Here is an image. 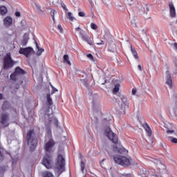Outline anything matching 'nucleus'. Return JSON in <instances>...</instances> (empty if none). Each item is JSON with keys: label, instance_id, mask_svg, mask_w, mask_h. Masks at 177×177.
Masks as SVG:
<instances>
[{"label": "nucleus", "instance_id": "21", "mask_svg": "<svg viewBox=\"0 0 177 177\" xmlns=\"http://www.w3.org/2000/svg\"><path fill=\"white\" fill-rule=\"evenodd\" d=\"M64 63H66L68 66L71 65V62H70V58L68 55H64Z\"/></svg>", "mask_w": 177, "mask_h": 177}, {"label": "nucleus", "instance_id": "1", "mask_svg": "<svg viewBox=\"0 0 177 177\" xmlns=\"http://www.w3.org/2000/svg\"><path fill=\"white\" fill-rule=\"evenodd\" d=\"M26 139L28 144L30 145V151H33V150H35V147L38 145V138L37 134H35V131L34 130H29L26 134Z\"/></svg>", "mask_w": 177, "mask_h": 177}, {"label": "nucleus", "instance_id": "9", "mask_svg": "<svg viewBox=\"0 0 177 177\" xmlns=\"http://www.w3.org/2000/svg\"><path fill=\"white\" fill-rule=\"evenodd\" d=\"M19 53L20 55H24L26 57L32 55L34 53V49L31 47H26V48H20L19 50Z\"/></svg>", "mask_w": 177, "mask_h": 177}, {"label": "nucleus", "instance_id": "37", "mask_svg": "<svg viewBox=\"0 0 177 177\" xmlns=\"http://www.w3.org/2000/svg\"><path fill=\"white\" fill-rule=\"evenodd\" d=\"M15 16L17 17H20V16H21V13H20L19 11H17V12H15Z\"/></svg>", "mask_w": 177, "mask_h": 177}, {"label": "nucleus", "instance_id": "19", "mask_svg": "<svg viewBox=\"0 0 177 177\" xmlns=\"http://www.w3.org/2000/svg\"><path fill=\"white\" fill-rule=\"evenodd\" d=\"M131 51L132 53V55H133L135 59L139 60V55H138V51H136L135 48H132V46L131 47Z\"/></svg>", "mask_w": 177, "mask_h": 177}, {"label": "nucleus", "instance_id": "22", "mask_svg": "<svg viewBox=\"0 0 177 177\" xmlns=\"http://www.w3.org/2000/svg\"><path fill=\"white\" fill-rule=\"evenodd\" d=\"M47 103L48 106L53 104V101L52 100V97H50V93L47 94Z\"/></svg>", "mask_w": 177, "mask_h": 177}, {"label": "nucleus", "instance_id": "32", "mask_svg": "<svg viewBox=\"0 0 177 177\" xmlns=\"http://www.w3.org/2000/svg\"><path fill=\"white\" fill-rule=\"evenodd\" d=\"M104 161H106V158H104L100 162V165L102 168H106V165L104 164Z\"/></svg>", "mask_w": 177, "mask_h": 177}, {"label": "nucleus", "instance_id": "14", "mask_svg": "<svg viewBox=\"0 0 177 177\" xmlns=\"http://www.w3.org/2000/svg\"><path fill=\"white\" fill-rule=\"evenodd\" d=\"M142 127L145 129L149 138H151V135H153V131H151V128H150V126H149V124L145 122L142 124Z\"/></svg>", "mask_w": 177, "mask_h": 177}, {"label": "nucleus", "instance_id": "46", "mask_svg": "<svg viewBox=\"0 0 177 177\" xmlns=\"http://www.w3.org/2000/svg\"><path fill=\"white\" fill-rule=\"evenodd\" d=\"M129 107V106L128 105V104H122V107Z\"/></svg>", "mask_w": 177, "mask_h": 177}, {"label": "nucleus", "instance_id": "13", "mask_svg": "<svg viewBox=\"0 0 177 177\" xmlns=\"http://www.w3.org/2000/svg\"><path fill=\"white\" fill-rule=\"evenodd\" d=\"M80 37L82 39V41H85V42H87L88 45H91V46L93 45V41L91 40V39L88 37V35H86V32L85 31L84 32L80 35Z\"/></svg>", "mask_w": 177, "mask_h": 177}, {"label": "nucleus", "instance_id": "12", "mask_svg": "<svg viewBox=\"0 0 177 177\" xmlns=\"http://www.w3.org/2000/svg\"><path fill=\"white\" fill-rule=\"evenodd\" d=\"M166 84L167 85H168L170 89H172L174 86V83H172V77H171V73H169V71H167L166 72Z\"/></svg>", "mask_w": 177, "mask_h": 177}, {"label": "nucleus", "instance_id": "5", "mask_svg": "<svg viewBox=\"0 0 177 177\" xmlns=\"http://www.w3.org/2000/svg\"><path fill=\"white\" fill-rule=\"evenodd\" d=\"M42 164L47 168V169H50L53 165V159L52 158V155L49 153H45L44 157L42 160Z\"/></svg>", "mask_w": 177, "mask_h": 177}, {"label": "nucleus", "instance_id": "39", "mask_svg": "<svg viewBox=\"0 0 177 177\" xmlns=\"http://www.w3.org/2000/svg\"><path fill=\"white\" fill-rule=\"evenodd\" d=\"M97 45H104V41H103V40H100V42L97 43Z\"/></svg>", "mask_w": 177, "mask_h": 177}, {"label": "nucleus", "instance_id": "15", "mask_svg": "<svg viewBox=\"0 0 177 177\" xmlns=\"http://www.w3.org/2000/svg\"><path fill=\"white\" fill-rule=\"evenodd\" d=\"M169 12L171 17H176V10H175V6H174V3L170 2L169 3Z\"/></svg>", "mask_w": 177, "mask_h": 177}, {"label": "nucleus", "instance_id": "36", "mask_svg": "<svg viewBox=\"0 0 177 177\" xmlns=\"http://www.w3.org/2000/svg\"><path fill=\"white\" fill-rule=\"evenodd\" d=\"M57 28L59 30V32H63V28L62 27V25H58Z\"/></svg>", "mask_w": 177, "mask_h": 177}, {"label": "nucleus", "instance_id": "16", "mask_svg": "<svg viewBox=\"0 0 177 177\" xmlns=\"http://www.w3.org/2000/svg\"><path fill=\"white\" fill-rule=\"evenodd\" d=\"M13 24V19L11 17L8 16L4 18L3 19V25L5 27H10Z\"/></svg>", "mask_w": 177, "mask_h": 177}, {"label": "nucleus", "instance_id": "11", "mask_svg": "<svg viewBox=\"0 0 177 177\" xmlns=\"http://www.w3.org/2000/svg\"><path fill=\"white\" fill-rule=\"evenodd\" d=\"M8 120L9 115L8 113H2L0 118V124L4 127H9V123H7Z\"/></svg>", "mask_w": 177, "mask_h": 177}, {"label": "nucleus", "instance_id": "33", "mask_svg": "<svg viewBox=\"0 0 177 177\" xmlns=\"http://www.w3.org/2000/svg\"><path fill=\"white\" fill-rule=\"evenodd\" d=\"M85 170V162H84V161L81 162V171L82 172H84V171Z\"/></svg>", "mask_w": 177, "mask_h": 177}, {"label": "nucleus", "instance_id": "7", "mask_svg": "<svg viewBox=\"0 0 177 177\" xmlns=\"http://www.w3.org/2000/svg\"><path fill=\"white\" fill-rule=\"evenodd\" d=\"M55 140L50 139L44 145L45 154H51L53 153V147H55Z\"/></svg>", "mask_w": 177, "mask_h": 177}, {"label": "nucleus", "instance_id": "50", "mask_svg": "<svg viewBox=\"0 0 177 177\" xmlns=\"http://www.w3.org/2000/svg\"><path fill=\"white\" fill-rule=\"evenodd\" d=\"M2 99V94H0V100Z\"/></svg>", "mask_w": 177, "mask_h": 177}, {"label": "nucleus", "instance_id": "34", "mask_svg": "<svg viewBox=\"0 0 177 177\" xmlns=\"http://www.w3.org/2000/svg\"><path fill=\"white\" fill-rule=\"evenodd\" d=\"M78 15L80 17H85V13L84 12H79Z\"/></svg>", "mask_w": 177, "mask_h": 177}, {"label": "nucleus", "instance_id": "27", "mask_svg": "<svg viewBox=\"0 0 177 177\" xmlns=\"http://www.w3.org/2000/svg\"><path fill=\"white\" fill-rule=\"evenodd\" d=\"M56 13V10H51L50 11V16L53 20V23H56V21L55 20V15Z\"/></svg>", "mask_w": 177, "mask_h": 177}, {"label": "nucleus", "instance_id": "47", "mask_svg": "<svg viewBox=\"0 0 177 177\" xmlns=\"http://www.w3.org/2000/svg\"><path fill=\"white\" fill-rule=\"evenodd\" d=\"M174 47L177 49V43H174Z\"/></svg>", "mask_w": 177, "mask_h": 177}, {"label": "nucleus", "instance_id": "43", "mask_svg": "<svg viewBox=\"0 0 177 177\" xmlns=\"http://www.w3.org/2000/svg\"><path fill=\"white\" fill-rule=\"evenodd\" d=\"M175 132L174 130H167V133H174Z\"/></svg>", "mask_w": 177, "mask_h": 177}, {"label": "nucleus", "instance_id": "6", "mask_svg": "<svg viewBox=\"0 0 177 177\" xmlns=\"http://www.w3.org/2000/svg\"><path fill=\"white\" fill-rule=\"evenodd\" d=\"M24 74H26V71L18 66L15 68V72L10 75V80L16 82L21 75H24Z\"/></svg>", "mask_w": 177, "mask_h": 177}, {"label": "nucleus", "instance_id": "51", "mask_svg": "<svg viewBox=\"0 0 177 177\" xmlns=\"http://www.w3.org/2000/svg\"><path fill=\"white\" fill-rule=\"evenodd\" d=\"M124 113H125V109L123 110Z\"/></svg>", "mask_w": 177, "mask_h": 177}, {"label": "nucleus", "instance_id": "42", "mask_svg": "<svg viewBox=\"0 0 177 177\" xmlns=\"http://www.w3.org/2000/svg\"><path fill=\"white\" fill-rule=\"evenodd\" d=\"M121 100H122V102H123V103H124V102H127V98L123 96V97H121Z\"/></svg>", "mask_w": 177, "mask_h": 177}, {"label": "nucleus", "instance_id": "31", "mask_svg": "<svg viewBox=\"0 0 177 177\" xmlns=\"http://www.w3.org/2000/svg\"><path fill=\"white\" fill-rule=\"evenodd\" d=\"M169 139H171V143H177V138L174 137H169Z\"/></svg>", "mask_w": 177, "mask_h": 177}, {"label": "nucleus", "instance_id": "4", "mask_svg": "<svg viewBox=\"0 0 177 177\" xmlns=\"http://www.w3.org/2000/svg\"><path fill=\"white\" fill-rule=\"evenodd\" d=\"M104 133L105 136H106L109 140H111V142L114 143V145H117V143H118V136H117V134L111 131V129H110V127H106L104 130Z\"/></svg>", "mask_w": 177, "mask_h": 177}, {"label": "nucleus", "instance_id": "35", "mask_svg": "<svg viewBox=\"0 0 177 177\" xmlns=\"http://www.w3.org/2000/svg\"><path fill=\"white\" fill-rule=\"evenodd\" d=\"M53 88V91L51 92V95H53V93H55V92H57V89L55 88V87H53V86H51Z\"/></svg>", "mask_w": 177, "mask_h": 177}, {"label": "nucleus", "instance_id": "2", "mask_svg": "<svg viewBox=\"0 0 177 177\" xmlns=\"http://www.w3.org/2000/svg\"><path fill=\"white\" fill-rule=\"evenodd\" d=\"M113 160L116 164H119V165L122 167H129L131 165V160L125 156L117 155L113 157Z\"/></svg>", "mask_w": 177, "mask_h": 177}, {"label": "nucleus", "instance_id": "41", "mask_svg": "<svg viewBox=\"0 0 177 177\" xmlns=\"http://www.w3.org/2000/svg\"><path fill=\"white\" fill-rule=\"evenodd\" d=\"M136 92H137L136 88H133L132 89V95H136Z\"/></svg>", "mask_w": 177, "mask_h": 177}, {"label": "nucleus", "instance_id": "10", "mask_svg": "<svg viewBox=\"0 0 177 177\" xmlns=\"http://www.w3.org/2000/svg\"><path fill=\"white\" fill-rule=\"evenodd\" d=\"M48 122H46V124H45L47 128L50 127V124H52V122H53L55 127H59V121L57 120V118L53 116H50V115H48Z\"/></svg>", "mask_w": 177, "mask_h": 177}, {"label": "nucleus", "instance_id": "45", "mask_svg": "<svg viewBox=\"0 0 177 177\" xmlns=\"http://www.w3.org/2000/svg\"><path fill=\"white\" fill-rule=\"evenodd\" d=\"M138 70H139L140 71H142V70H143V69L142 68V66H140V65H138Z\"/></svg>", "mask_w": 177, "mask_h": 177}, {"label": "nucleus", "instance_id": "38", "mask_svg": "<svg viewBox=\"0 0 177 177\" xmlns=\"http://www.w3.org/2000/svg\"><path fill=\"white\" fill-rule=\"evenodd\" d=\"M36 8H37V9H38V10H40V12H42V9H41V6L37 4Z\"/></svg>", "mask_w": 177, "mask_h": 177}, {"label": "nucleus", "instance_id": "8", "mask_svg": "<svg viewBox=\"0 0 177 177\" xmlns=\"http://www.w3.org/2000/svg\"><path fill=\"white\" fill-rule=\"evenodd\" d=\"M65 165L66 160H64V158H63V156L58 155L57 159V168L58 169V171H59V172H63V171H64Z\"/></svg>", "mask_w": 177, "mask_h": 177}, {"label": "nucleus", "instance_id": "3", "mask_svg": "<svg viewBox=\"0 0 177 177\" xmlns=\"http://www.w3.org/2000/svg\"><path fill=\"white\" fill-rule=\"evenodd\" d=\"M3 68L8 70V68H12L15 66V61L12 59V54L8 53L3 58Z\"/></svg>", "mask_w": 177, "mask_h": 177}, {"label": "nucleus", "instance_id": "17", "mask_svg": "<svg viewBox=\"0 0 177 177\" xmlns=\"http://www.w3.org/2000/svg\"><path fill=\"white\" fill-rule=\"evenodd\" d=\"M113 150L114 151H118V153H120L121 154H128V150L124 147H120L118 149L117 145L113 146Z\"/></svg>", "mask_w": 177, "mask_h": 177}, {"label": "nucleus", "instance_id": "49", "mask_svg": "<svg viewBox=\"0 0 177 177\" xmlns=\"http://www.w3.org/2000/svg\"><path fill=\"white\" fill-rule=\"evenodd\" d=\"M0 157H3L2 153L1 152V150H0Z\"/></svg>", "mask_w": 177, "mask_h": 177}, {"label": "nucleus", "instance_id": "48", "mask_svg": "<svg viewBox=\"0 0 177 177\" xmlns=\"http://www.w3.org/2000/svg\"><path fill=\"white\" fill-rule=\"evenodd\" d=\"M124 176H131V174H125Z\"/></svg>", "mask_w": 177, "mask_h": 177}, {"label": "nucleus", "instance_id": "23", "mask_svg": "<svg viewBox=\"0 0 177 177\" xmlns=\"http://www.w3.org/2000/svg\"><path fill=\"white\" fill-rule=\"evenodd\" d=\"M66 17H67V19H68V20H70L71 21H74V19H75V18L73 16V13H71V12H69L67 13Z\"/></svg>", "mask_w": 177, "mask_h": 177}, {"label": "nucleus", "instance_id": "24", "mask_svg": "<svg viewBox=\"0 0 177 177\" xmlns=\"http://www.w3.org/2000/svg\"><path fill=\"white\" fill-rule=\"evenodd\" d=\"M27 44H28V37H24V39L21 41L22 46H26Z\"/></svg>", "mask_w": 177, "mask_h": 177}, {"label": "nucleus", "instance_id": "29", "mask_svg": "<svg viewBox=\"0 0 177 177\" xmlns=\"http://www.w3.org/2000/svg\"><path fill=\"white\" fill-rule=\"evenodd\" d=\"M8 101H6L3 102V105H2V110H3V111H5V110H6V109H8V107L6 106H8Z\"/></svg>", "mask_w": 177, "mask_h": 177}, {"label": "nucleus", "instance_id": "40", "mask_svg": "<svg viewBox=\"0 0 177 177\" xmlns=\"http://www.w3.org/2000/svg\"><path fill=\"white\" fill-rule=\"evenodd\" d=\"M87 57H88V59H91V60H93V55H92V54H88V55H87Z\"/></svg>", "mask_w": 177, "mask_h": 177}, {"label": "nucleus", "instance_id": "30", "mask_svg": "<svg viewBox=\"0 0 177 177\" xmlns=\"http://www.w3.org/2000/svg\"><path fill=\"white\" fill-rule=\"evenodd\" d=\"M91 28H92V30H97V25H96V24L91 23Z\"/></svg>", "mask_w": 177, "mask_h": 177}, {"label": "nucleus", "instance_id": "28", "mask_svg": "<svg viewBox=\"0 0 177 177\" xmlns=\"http://www.w3.org/2000/svg\"><path fill=\"white\" fill-rule=\"evenodd\" d=\"M75 32H79L80 35H81L82 34H83L85 32V30H82L80 27H77L75 28Z\"/></svg>", "mask_w": 177, "mask_h": 177}, {"label": "nucleus", "instance_id": "18", "mask_svg": "<svg viewBox=\"0 0 177 177\" xmlns=\"http://www.w3.org/2000/svg\"><path fill=\"white\" fill-rule=\"evenodd\" d=\"M35 43L37 49L38 50L37 52V55L41 56V55H42V53H44V52H45V49L39 48V45L38 44V43L37 41H35Z\"/></svg>", "mask_w": 177, "mask_h": 177}, {"label": "nucleus", "instance_id": "44", "mask_svg": "<svg viewBox=\"0 0 177 177\" xmlns=\"http://www.w3.org/2000/svg\"><path fill=\"white\" fill-rule=\"evenodd\" d=\"M62 8H63V9H64L65 10H68V9H67V6H66L64 4L62 5Z\"/></svg>", "mask_w": 177, "mask_h": 177}, {"label": "nucleus", "instance_id": "25", "mask_svg": "<svg viewBox=\"0 0 177 177\" xmlns=\"http://www.w3.org/2000/svg\"><path fill=\"white\" fill-rule=\"evenodd\" d=\"M43 177H55V176H53V174H52V173L49 171H45L43 174Z\"/></svg>", "mask_w": 177, "mask_h": 177}, {"label": "nucleus", "instance_id": "26", "mask_svg": "<svg viewBox=\"0 0 177 177\" xmlns=\"http://www.w3.org/2000/svg\"><path fill=\"white\" fill-rule=\"evenodd\" d=\"M120 91V84H117L115 85L113 93H117Z\"/></svg>", "mask_w": 177, "mask_h": 177}, {"label": "nucleus", "instance_id": "20", "mask_svg": "<svg viewBox=\"0 0 177 177\" xmlns=\"http://www.w3.org/2000/svg\"><path fill=\"white\" fill-rule=\"evenodd\" d=\"M8 13V8L5 6H0V15H6Z\"/></svg>", "mask_w": 177, "mask_h": 177}]
</instances>
